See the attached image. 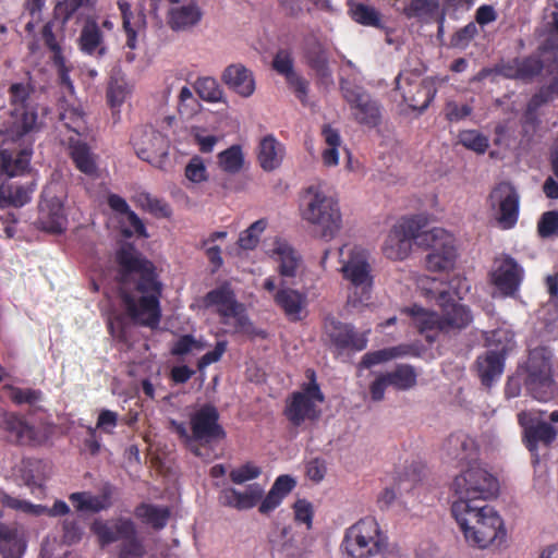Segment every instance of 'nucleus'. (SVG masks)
<instances>
[{
	"mask_svg": "<svg viewBox=\"0 0 558 558\" xmlns=\"http://www.w3.org/2000/svg\"><path fill=\"white\" fill-rule=\"evenodd\" d=\"M114 280L128 316L150 329L161 319L163 283L156 265L136 246H119L114 254Z\"/></svg>",
	"mask_w": 558,
	"mask_h": 558,
	"instance_id": "obj_1",
	"label": "nucleus"
},
{
	"mask_svg": "<svg viewBox=\"0 0 558 558\" xmlns=\"http://www.w3.org/2000/svg\"><path fill=\"white\" fill-rule=\"evenodd\" d=\"M451 513L470 547L498 548L506 542L504 520L494 507L485 502L470 506L465 501H452Z\"/></svg>",
	"mask_w": 558,
	"mask_h": 558,
	"instance_id": "obj_2",
	"label": "nucleus"
},
{
	"mask_svg": "<svg viewBox=\"0 0 558 558\" xmlns=\"http://www.w3.org/2000/svg\"><path fill=\"white\" fill-rule=\"evenodd\" d=\"M302 219L319 228L326 241L332 240L342 228L339 202L320 185L305 190L301 204Z\"/></svg>",
	"mask_w": 558,
	"mask_h": 558,
	"instance_id": "obj_3",
	"label": "nucleus"
},
{
	"mask_svg": "<svg viewBox=\"0 0 558 558\" xmlns=\"http://www.w3.org/2000/svg\"><path fill=\"white\" fill-rule=\"evenodd\" d=\"M92 533L101 548L121 541L118 558H144L146 548L137 535L134 522L128 518L113 520L95 519L90 524Z\"/></svg>",
	"mask_w": 558,
	"mask_h": 558,
	"instance_id": "obj_4",
	"label": "nucleus"
},
{
	"mask_svg": "<svg viewBox=\"0 0 558 558\" xmlns=\"http://www.w3.org/2000/svg\"><path fill=\"white\" fill-rule=\"evenodd\" d=\"M305 376L308 381L302 384L300 390L291 392L284 401L282 414L293 427H301L306 422L318 421L322 411L317 403L325 401V396L316 380L315 371L306 369Z\"/></svg>",
	"mask_w": 558,
	"mask_h": 558,
	"instance_id": "obj_5",
	"label": "nucleus"
},
{
	"mask_svg": "<svg viewBox=\"0 0 558 558\" xmlns=\"http://www.w3.org/2000/svg\"><path fill=\"white\" fill-rule=\"evenodd\" d=\"M450 490L456 497L453 501H465L473 506L495 498L499 492V483L487 470L469 464L453 477Z\"/></svg>",
	"mask_w": 558,
	"mask_h": 558,
	"instance_id": "obj_6",
	"label": "nucleus"
},
{
	"mask_svg": "<svg viewBox=\"0 0 558 558\" xmlns=\"http://www.w3.org/2000/svg\"><path fill=\"white\" fill-rule=\"evenodd\" d=\"M388 538L377 520L365 517L350 526L344 534L343 558H371L387 549Z\"/></svg>",
	"mask_w": 558,
	"mask_h": 558,
	"instance_id": "obj_7",
	"label": "nucleus"
},
{
	"mask_svg": "<svg viewBox=\"0 0 558 558\" xmlns=\"http://www.w3.org/2000/svg\"><path fill=\"white\" fill-rule=\"evenodd\" d=\"M428 217L425 214H417L401 217L392 227L389 233L391 241L398 244L412 242L421 238V244H451L452 235L442 228L426 230Z\"/></svg>",
	"mask_w": 558,
	"mask_h": 558,
	"instance_id": "obj_8",
	"label": "nucleus"
},
{
	"mask_svg": "<svg viewBox=\"0 0 558 558\" xmlns=\"http://www.w3.org/2000/svg\"><path fill=\"white\" fill-rule=\"evenodd\" d=\"M204 308H215L220 323L228 325L231 318L235 319V331H241L248 325V317L244 313L243 304L236 299L235 291L229 281H225L208 291L203 298Z\"/></svg>",
	"mask_w": 558,
	"mask_h": 558,
	"instance_id": "obj_9",
	"label": "nucleus"
},
{
	"mask_svg": "<svg viewBox=\"0 0 558 558\" xmlns=\"http://www.w3.org/2000/svg\"><path fill=\"white\" fill-rule=\"evenodd\" d=\"M131 144L140 159L159 169L166 167L170 144L161 132L149 125L135 128Z\"/></svg>",
	"mask_w": 558,
	"mask_h": 558,
	"instance_id": "obj_10",
	"label": "nucleus"
},
{
	"mask_svg": "<svg viewBox=\"0 0 558 558\" xmlns=\"http://www.w3.org/2000/svg\"><path fill=\"white\" fill-rule=\"evenodd\" d=\"M340 89L350 106L354 120L367 128H376L381 123V106L363 87L342 82Z\"/></svg>",
	"mask_w": 558,
	"mask_h": 558,
	"instance_id": "obj_11",
	"label": "nucleus"
},
{
	"mask_svg": "<svg viewBox=\"0 0 558 558\" xmlns=\"http://www.w3.org/2000/svg\"><path fill=\"white\" fill-rule=\"evenodd\" d=\"M396 88L403 101L412 109L424 111L433 101L436 89L430 82L421 78L420 72L401 71L396 77Z\"/></svg>",
	"mask_w": 558,
	"mask_h": 558,
	"instance_id": "obj_12",
	"label": "nucleus"
},
{
	"mask_svg": "<svg viewBox=\"0 0 558 558\" xmlns=\"http://www.w3.org/2000/svg\"><path fill=\"white\" fill-rule=\"evenodd\" d=\"M493 209L497 210V221L502 229H511L519 219L520 196L517 189L507 181L494 186L488 196Z\"/></svg>",
	"mask_w": 558,
	"mask_h": 558,
	"instance_id": "obj_13",
	"label": "nucleus"
},
{
	"mask_svg": "<svg viewBox=\"0 0 558 558\" xmlns=\"http://www.w3.org/2000/svg\"><path fill=\"white\" fill-rule=\"evenodd\" d=\"M518 424L522 427V440L526 449L537 454L539 445L551 446L556 440L558 430L551 424L541 420L531 411H521L517 415Z\"/></svg>",
	"mask_w": 558,
	"mask_h": 558,
	"instance_id": "obj_14",
	"label": "nucleus"
},
{
	"mask_svg": "<svg viewBox=\"0 0 558 558\" xmlns=\"http://www.w3.org/2000/svg\"><path fill=\"white\" fill-rule=\"evenodd\" d=\"M342 276L354 289L356 302L364 303L371 299L373 276L367 258L360 252L351 251L349 259L341 267Z\"/></svg>",
	"mask_w": 558,
	"mask_h": 558,
	"instance_id": "obj_15",
	"label": "nucleus"
},
{
	"mask_svg": "<svg viewBox=\"0 0 558 558\" xmlns=\"http://www.w3.org/2000/svg\"><path fill=\"white\" fill-rule=\"evenodd\" d=\"M219 412L210 403L203 404L190 416L192 438L207 444L226 438V432L219 424Z\"/></svg>",
	"mask_w": 558,
	"mask_h": 558,
	"instance_id": "obj_16",
	"label": "nucleus"
},
{
	"mask_svg": "<svg viewBox=\"0 0 558 558\" xmlns=\"http://www.w3.org/2000/svg\"><path fill=\"white\" fill-rule=\"evenodd\" d=\"M272 554L280 558H303L310 548V539L305 534L298 535L291 525L276 526L268 535Z\"/></svg>",
	"mask_w": 558,
	"mask_h": 558,
	"instance_id": "obj_17",
	"label": "nucleus"
},
{
	"mask_svg": "<svg viewBox=\"0 0 558 558\" xmlns=\"http://www.w3.org/2000/svg\"><path fill=\"white\" fill-rule=\"evenodd\" d=\"M0 427L7 433L10 442L23 446H38L44 441L39 429L28 424L15 413L0 408Z\"/></svg>",
	"mask_w": 558,
	"mask_h": 558,
	"instance_id": "obj_18",
	"label": "nucleus"
},
{
	"mask_svg": "<svg viewBox=\"0 0 558 558\" xmlns=\"http://www.w3.org/2000/svg\"><path fill=\"white\" fill-rule=\"evenodd\" d=\"M440 307L441 327L444 332L460 331L470 326L473 315L469 306L456 302L448 291H442L437 298Z\"/></svg>",
	"mask_w": 558,
	"mask_h": 558,
	"instance_id": "obj_19",
	"label": "nucleus"
},
{
	"mask_svg": "<svg viewBox=\"0 0 558 558\" xmlns=\"http://www.w3.org/2000/svg\"><path fill=\"white\" fill-rule=\"evenodd\" d=\"M490 279L493 284L504 295L512 296L520 288L523 279V269L510 256L497 258L490 272Z\"/></svg>",
	"mask_w": 558,
	"mask_h": 558,
	"instance_id": "obj_20",
	"label": "nucleus"
},
{
	"mask_svg": "<svg viewBox=\"0 0 558 558\" xmlns=\"http://www.w3.org/2000/svg\"><path fill=\"white\" fill-rule=\"evenodd\" d=\"M47 112V108H39L37 104L10 110L11 133L20 138L39 132L45 126Z\"/></svg>",
	"mask_w": 558,
	"mask_h": 558,
	"instance_id": "obj_21",
	"label": "nucleus"
},
{
	"mask_svg": "<svg viewBox=\"0 0 558 558\" xmlns=\"http://www.w3.org/2000/svg\"><path fill=\"white\" fill-rule=\"evenodd\" d=\"M525 387L530 395L537 401L548 402L555 397V380L548 362L542 361L537 366L534 364L529 366Z\"/></svg>",
	"mask_w": 558,
	"mask_h": 558,
	"instance_id": "obj_22",
	"label": "nucleus"
},
{
	"mask_svg": "<svg viewBox=\"0 0 558 558\" xmlns=\"http://www.w3.org/2000/svg\"><path fill=\"white\" fill-rule=\"evenodd\" d=\"M325 330L329 341L339 352L344 350L362 351L367 345L366 336L357 333L349 324L330 319L326 323Z\"/></svg>",
	"mask_w": 558,
	"mask_h": 558,
	"instance_id": "obj_23",
	"label": "nucleus"
},
{
	"mask_svg": "<svg viewBox=\"0 0 558 558\" xmlns=\"http://www.w3.org/2000/svg\"><path fill=\"white\" fill-rule=\"evenodd\" d=\"M66 223L61 201L58 197L41 198L38 205L37 228L48 233L60 234L65 231Z\"/></svg>",
	"mask_w": 558,
	"mask_h": 558,
	"instance_id": "obj_24",
	"label": "nucleus"
},
{
	"mask_svg": "<svg viewBox=\"0 0 558 558\" xmlns=\"http://www.w3.org/2000/svg\"><path fill=\"white\" fill-rule=\"evenodd\" d=\"M508 349L504 345L499 350H488L477 356L476 373L484 387L490 388L501 377Z\"/></svg>",
	"mask_w": 558,
	"mask_h": 558,
	"instance_id": "obj_25",
	"label": "nucleus"
},
{
	"mask_svg": "<svg viewBox=\"0 0 558 558\" xmlns=\"http://www.w3.org/2000/svg\"><path fill=\"white\" fill-rule=\"evenodd\" d=\"M113 493L114 487L107 483L101 487L99 495H93L90 492H75L69 495V500L76 511L98 513L112 506Z\"/></svg>",
	"mask_w": 558,
	"mask_h": 558,
	"instance_id": "obj_26",
	"label": "nucleus"
},
{
	"mask_svg": "<svg viewBox=\"0 0 558 558\" xmlns=\"http://www.w3.org/2000/svg\"><path fill=\"white\" fill-rule=\"evenodd\" d=\"M442 450L448 460L458 463L470 464L477 456L475 440L462 432L452 433L444 442Z\"/></svg>",
	"mask_w": 558,
	"mask_h": 558,
	"instance_id": "obj_27",
	"label": "nucleus"
},
{
	"mask_svg": "<svg viewBox=\"0 0 558 558\" xmlns=\"http://www.w3.org/2000/svg\"><path fill=\"white\" fill-rule=\"evenodd\" d=\"M78 48L87 54L96 59L104 58L108 52L104 33L99 24L94 19H87L81 29L78 36Z\"/></svg>",
	"mask_w": 558,
	"mask_h": 558,
	"instance_id": "obj_28",
	"label": "nucleus"
},
{
	"mask_svg": "<svg viewBox=\"0 0 558 558\" xmlns=\"http://www.w3.org/2000/svg\"><path fill=\"white\" fill-rule=\"evenodd\" d=\"M401 312L411 317L414 327L421 335H425L426 340L430 343L436 340V336L430 332H444L440 314L434 311L413 304L402 308Z\"/></svg>",
	"mask_w": 558,
	"mask_h": 558,
	"instance_id": "obj_29",
	"label": "nucleus"
},
{
	"mask_svg": "<svg viewBox=\"0 0 558 558\" xmlns=\"http://www.w3.org/2000/svg\"><path fill=\"white\" fill-rule=\"evenodd\" d=\"M223 83L242 97H250L255 90L253 73L236 63L227 66L221 75Z\"/></svg>",
	"mask_w": 558,
	"mask_h": 558,
	"instance_id": "obj_30",
	"label": "nucleus"
},
{
	"mask_svg": "<svg viewBox=\"0 0 558 558\" xmlns=\"http://www.w3.org/2000/svg\"><path fill=\"white\" fill-rule=\"evenodd\" d=\"M296 481L289 474L279 475L267 495L259 504L258 511L262 514H269L278 508L283 499L294 489Z\"/></svg>",
	"mask_w": 558,
	"mask_h": 558,
	"instance_id": "obj_31",
	"label": "nucleus"
},
{
	"mask_svg": "<svg viewBox=\"0 0 558 558\" xmlns=\"http://www.w3.org/2000/svg\"><path fill=\"white\" fill-rule=\"evenodd\" d=\"M408 17L424 21H434L438 24L439 32L446 20V9H441L439 0H411L404 8Z\"/></svg>",
	"mask_w": 558,
	"mask_h": 558,
	"instance_id": "obj_32",
	"label": "nucleus"
},
{
	"mask_svg": "<svg viewBox=\"0 0 558 558\" xmlns=\"http://www.w3.org/2000/svg\"><path fill=\"white\" fill-rule=\"evenodd\" d=\"M304 57L307 65L320 78L331 76L329 68V51L327 47L318 39L313 38L306 41Z\"/></svg>",
	"mask_w": 558,
	"mask_h": 558,
	"instance_id": "obj_33",
	"label": "nucleus"
},
{
	"mask_svg": "<svg viewBox=\"0 0 558 558\" xmlns=\"http://www.w3.org/2000/svg\"><path fill=\"white\" fill-rule=\"evenodd\" d=\"M284 151V146L274 135L264 136L258 145L259 166L265 171H274L281 166Z\"/></svg>",
	"mask_w": 558,
	"mask_h": 558,
	"instance_id": "obj_34",
	"label": "nucleus"
},
{
	"mask_svg": "<svg viewBox=\"0 0 558 558\" xmlns=\"http://www.w3.org/2000/svg\"><path fill=\"white\" fill-rule=\"evenodd\" d=\"M69 155L81 172L87 175H93L97 172L96 158L87 143L76 137H70Z\"/></svg>",
	"mask_w": 558,
	"mask_h": 558,
	"instance_id": "obj_35",
	"label": "nucleus"
},
{
	"mask_svg": "<svg viewBox=\"0 0 558 558\" xmlns=\"http://www.w3.org/2000/svg\"><path fill=\"white\" fill-rule=\"evenodd\" d=\"M202 15L201 9L195 3L174 7L169 10L168 24L172 31H185L198 24Z\"/></svg>",
	"mask_w": 558,
	"mask_h": 558,
	"instance_id": "obj_36",
	"label": "nucleus"
},
{
	"mask_svg": "<svg viewBox=\"0 0 558 558\" xmlns=\"http://www.w3.org/2000/svg\"><path fill=\"white\" fill-rule=\"evenodd\" d=\"M26 549L25 541L14 526L0 522V554L3 558H22Z\"/></svg>",
	"mask_w": 558,
	"mask_h": 558,
	"instance_id": "obj_37",
	"label": "nucleus"
},
{
	"mask_svg": "<svg viewBox=\"0 0 558 558\" xmlns=\"http://www.w3.org/2000/svg\"><path fill=\"white\" fill-rule=\"evenodd\" d=\"M388 384L396 390L407 391L417 383V373L410 364H398L395 369L386 372Z\"/></svg>",
	"mask_w": 558,
	"mask_h": 558,
	"instance_id": "obj_38",
	"label": "nucleus"
},
{
	"mask_svg": "<svg viewBox=\"0 0 558 558\" xmlns=\"http://www.w3.org/2000/svg\"><path fill=\"white\" fill-rule=\"evenodd\" d=\"M134 513L142 522L151 525L156 530L165 527L170 517V511L167 507L145 502L138 505Z\"/></svg>",
	"mask_w": 558,
	"mask_h": 558,
	"instance_id": "obj_39",
	"label": "nucleus"
},
{
	"mask_svg": "<svg viewBox=\"0 0 558 558\" xmlns=\"http://www.w3.org/2000/svg\"><path fill=\"white\" fill-rule=\"evenodd\" d=\"M275 301L288 317L293 320L300 318L304 305V298L301 293L292 289H281L275 295Z\"/></svg>",
	"mask_w": 558,
	"mask_h": 558,
	"instance_id": "obj_40",
	"label": "nucleus"
},
{
	"mask_svg": "<svg viewBox=\"0 0 558 558\" xmlns=\"http://www.w3.org/2000/svg\"><path fill=\"white\" fill-rule=\"evenodd\" d=\"M456 258V246H439L427 255L426 267L430 271H447L453 268Z\"/></svg>",
	"mask_w": 558,
	"mask_h": 558,
	"instance_id": "obj_41",
	"label": "nucleus"
},
{
	"mask_svg": "<svg viewBox=\"0 0 558 558\" xmlns=\"http://www.w3.org/2000/svg\"><path fill=\"white\" fill-rule=\"evenodd\" d=\"M194 89L197 96L206 102L216 104L223 101V90L215 77H198L194 83Z\"/></svg>",
	"mask_w": 558,
	"mask_h": 558,
	"instance_id": "obj_42",
	"label": "nucleus"
},
{
	"mask_svg": "<svg viewBox=\"0 0 558 558\" xmlns=\"http://www.w3.org/2000/svg\"><path fill=\"white\" fill-rule=\"evenodd\" d=\"M3 393L16 405H35L44 398L40 389L34 388H20L13 385H5Z\"/></svg>",
	"mask_w": 558,
	"mask_h": 558,
	"instance_id": "obj_43",
	"label": "nucleus"
},
{
	"mask_svg": "<svg viewBox=\"0 0 558 558\" xmlns=\"http://www.w3.org/2000/svg\"><path fill=\"white\" fill-rule=\"evenodd\" d=\"M322 134L324 136L326 145L328 146L326 149H324L322 154L323 162L327 167L337 166L339 162L338 148L341 144L340 134L336 129H332L330 125H325L323 128Z\"/></svg>",
	"mask_w": 558,
	"mask_h": 558,
	"instance_id": "obj_44",
	"label": "nucleus"
},
{
	"mask_svg": "<svg viewBox=\"0 0 558 558\" xmlns=\"http://www.w3.org/2000/svg\"><path fill=\"white\" fill-rule=\"evenodd\" d=\"M279 266L278 270L282 277H294L301 263L300 255L293 246H277L275 252Z\"/></svg>",
	"mask_w": 558,
	"mask_h": 558,
	"instance_id": "obj_45",
	"label": "nucleus"
},
{
	"mask_svg": "<svg viewBox=\"0 0 558 558\" xmlns=\"http://www.w3.org/2000/svg\"><path fill=\"white\" fill-rule=\"evenodd\" d=\"M352 19L364 26L383 28L380 13L373 7L364 3H353L350 5Z\"/></svg>",
	"mask_w": 558,
	"mask_h": 558,
	"instance_id": "obj_46",
	"label": "nucleus"
},
{
	"mask_svg": "<svg viewBox=\"0 0 558 558\" xmlns=\"http://www.w3.org/2000/svg\"><path fill=\"white\" fill-rule=\"evenodd\" d=\"M137 204L146 211L157 218H169L172 214L170 205L147 192L138 193L136 196Z\"/></svg>",
	"mask_w": 558,
	"mask_h": 558,
	"instance_id": "obj_47",
	"label": "nucleus"
},
{
	"mask_svg": "<svg viewBox=\"0 0 558 558\" xmlns=\"http://www.w3.org/2000/svg\"><path fill=\"white\" fill-rule=\"evenodd\" d=\"M244 163V157L240 145H232L218 154V165L227 173H238Z\"/></svg>",
	"mask_w": 558,
	"mask_h": 558,
	"instance_id": "obj_48",
	"label": "nucleus"
},
{
	"mask_svg": "<svg viewBox=\"0 0 558 558\" xmlns=\"http://www.w3.org/2000/svg\"><path fill=\"white\" fill-rule=\"evenodd\" d=\"M9 104L10 110L21 107H28L36 105L31 100V94L33 92L29 84L25 83H13L9 87Z\"/></svg>",
	"mask_w": 558,
	"mask_h": 558,
	"instance_id": "obj_49",
	"label": "nucleus"
},
{
	"mask_svg": "<svg viewBox=\"0 0 558 558\" xmlns=\"http://www.w3.org/2000/svg\"><path fill=\"white\" fill-rule=\"evenodd\" d=\"M459 142L465 148L477 154H484L488 146V137L476 130H464L459 134Z\"/></svg>",
	"mask_w": 558,
	"mask_h": 558,
	"instance_id": "obj_50",
	"label": "nucleus"
},
{
	"mask_svg": "<svg viewBox=\"0 0 558 558\" xmlns=\"http://www.w3.org/2000/svg\"><path fill=\"white\" fill-rule=\"evenodd\" d=\"M264 490L259 484H252L244 493L236 490V510H248L263 500Z\"/></svg>",
	"mask_w": 558,
	"mask_h": 558,
	"instance_id": "obj_51",
	"label": "nucleus"
},
{
	"mask_svg": "<svg viewBox=\"0 0 558 558\" xmlns=\"http://www.w3.org/2000/svg\"><path fill=\"white\" fill-rule=\"evenodd\" d=\"M92 4L93 0H63L56 4L54 15L61 20L62 24H66L81 8Z\"/></svg>",
	"mask_w": 558,
	"mask_h": 558,
	"instance_id": "obj_52",
	"label": "nucleus"
},
{
	"mask_svg": "<svg viewBox=\"0 0 558 558\" xmlns=\"http://www.w3.org/2000/svg\"><path fill=\"white\" fill-rule=\"evenodd\" d=\"M60 121L63 122L64 126L73 131L76 134H80L82 130H84L85 121L84 113L81 109L75 107H66L62 108L59 114Z\"/></svg>",
	"mask_w": 558,
	"mask_h": 558,
	"instance_id": "obj_53",
	"label": "nucleus"
},
{
	"mask_svg": "<svg viewBox=\"0 0 558 558\" xmlns=\"http://www.w3.org/2000/svg\"><path fill=\"white\" fill-rule=\"evenodd\" d=\"M543 69L544 64L537 57L518 58L519 80L530 81L539 75Z\"/></svg>",
	"mask_w": 558,
	"mask_h": 558,
	"instance_id": "obj_54",
	"label": "nucleus"
},
{
	"mask_svg": "<svg viewBox=\"0 0 558 558\" xmlns=\"http://www.w3.org/2000/svg\"><path fill=\"white\" fill-rule=\"evenodd\" d=\"M262 474V469L253 462H246L239 468L231 470L229 473L230 481L234 484L241 485L245 482L255 480Z\"/></svg>",
	"mask_w": 558,
	"mask_h": 558,
	"instance_id": "obj_55",
	"label": "nucleus"
},
{
	"mask_svg": "<svg viewBox=\"0 0 558 558\" xmlns=\"http://www.w3.org/2000/svg\"><path fill=\"white\" fill-rule=\"evenodd\" d=\"M267 226V219L262 218L256 220L247 229L240 233L235 244H257Z\"/></svg>",
	"mask_w": 558,
	"mask_h": 558,
	"instance_id": "obj_56",
	"label": "nucleus"
},
{
	"mask_svg": "<svg viewBox=\"0 0 558 558\" xmlns=\"http://www.w3.org/2000/svg\"><path fill=\"white\" fill-rule=\"evenodd\" d=\"M537 231L544 239L558 236V211H545L538 220Z\"/></svg>",
	"mask_w": 558,
	"mask_h": 558,
	"instance_id": "obj_57",
	"label": "nucleus"
},
{
	"mask_svg": "<svg viewBox=\"0 0 558 558\" xmlns=\"http://www.w3.org/2000/svg\"><path fill=\"white\" fill-rule=\"evenodd\" d=\"M129 94L126 84L119 78H111L108 84L107 99L111 107L121 106Z\"/></svg>",
	"mask_w": 558,
	"mask_h": 558,
	"instance_id": "obj_58",
	"label": "nucleus"
},
{
	"mask_svg": "<svg viewBox=\"0 0 558 558\" xmlns=\"http://www.w3.org/2000/svg\"><path fill=\"white\" fill-rule=\"evenodd\" d=\"M204 344L196 340L193 335H182L171 347L170 353L174 356H183L192 350H202Z\"/></svg>",
	"mask_w": 558,
	"mask_h": 558,
	"instance_id": "obj_59",
	"label": "nucleus"
},
{
	"mask_svg": "<svg viewBox=\"0 0 558 558\" xmlns=\"http://www.w3.org/2000/svg\"><path fill=\"white\" fill-rule=\"evenodd\" d=\"M272 68L278 74L283 75L286 80L291 76V74H294L295 71L293 69L291 52L286 49L279 50L272 60Z\"/></svg>",
	"mask_w": 558,
	"mask_h": 558,
	"instance_id": "obj_60",
	"label": "nucleus"
},
{
	"mask_svg": "<svg viewBox=\"0 0 558 558\" xmlns=\"http://www.w3.org/2000/svg\"><path fill=\"white\" fill-rule=\"evenodd\" d=\"M185 177L193 183H201L207 180V169L199 156H194L190 159L185 167Z\"/></svg>",
	"mask_w": 558,
	"mask_h": 558,
	"instance_id": "obj_61",
	"label": "nucleus"
},
{
	"mask_svg": "<svg viewBox=\"0 0 558 558\" xmlns=\"http://www.w3.org/2000/svg\"><path fill=\"white\" fill-rule=\"evenodd\" d=\"M294 520L298 523H304L307 530L312 529L314 509L306 499H298L293 505Z\"/></svg>",
	"mask_w": 558,
	"mask_h": 558,
	"instance_id": "obj_62",
	"label": "nucleus"
},
{
	"mask_svg": "<svg viewBox=\"0 0 558 558\" xmlns=\"http://www.w3.org/2000/svg\"><path fill=\"white\" fill-rule=\"evenodd\" d=\"M122 233L125 238H131L133 235L147 236L145 225L132 210L125 215V222L122 227Z\"/></svg>",
	"mask_w": 558,
	"mask_h": 558,
	"instance_id": "obj_63",
	"label": "nucleus"
},
{
	"mask_svg": "<svg viewBox=\"0 0 558 558\" xmlns=\"http://www.w3.org/2000/svg\"><path fill=\"white\" fill-rule=\"evenodd\" d=\"M63 541L69 545L77 544L83 537V527L77 519H65L62 522Z\"/></svg>",
	"mask_w": 558,
	"mask_h": 558,
	"instance_id": "obj_64",
	"label": "nucleus"
}]
</instances>
